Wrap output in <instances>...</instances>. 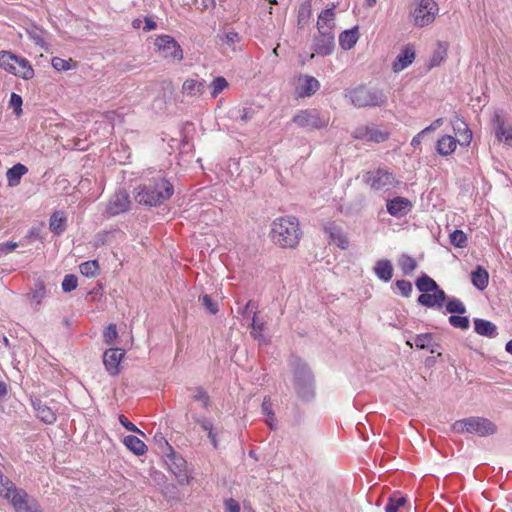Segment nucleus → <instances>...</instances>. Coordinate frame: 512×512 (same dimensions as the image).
I'll return each mask as SVG.
<instances>
[{
	"instance_id": "1",
	"label": "nucleus",
	"mask_w": 512,
	"mask_h": 512,
	"mask_svg": "<svg viewBox=\"0 0 512 512\" xmlns=\"http://www.w3.org/2000/svg\"><path fill=\"white\" fill-rule=\"evenodd\" d=\"M174 193L173 184L166 178H153L136 189L135 201L145 206H160Z\"/></svg>"
},
{
	"instance_id": "2",
	"label": "nucleus",
	"mask_w": 512,
	"mask_h": 512,
	"mask_svg": "<svg viewBox=\"0 0 512 512\" xmlns=\"http://www.w3.org/2000/svg\"><path fill=\"white\" fill-rule=\"evenodd\" d=\"M301 236L299 222L296 217L276 218L272 222L271 237L274 243L283 248H294Z\"/></svg>"
},
{
	"instance_id": "3",
	"label": "nucleus",
	"mask_w": 512,
	"mask_h": 512,
	"mask_svg": "<svg viewBox=\"0 0 512 512\" xmlns=\"http://www.w3.org/2000/svg\"><path fill=\"white\" fill-rule=\"evenodd\" d=\"M344 96L357 108L381 107L387 102V96L383 90L366 85L346 89Z\"/></svg>"
},
{
	"instance_id": "4",
	"label": "nucleus",
	"mask_w": 512,
	"mask_h": 512,
	"mask_svg": "<svg viewBox=\"0 0 512 512\" xmlns=\"http://www.w3.org/2000/svg\"><path fill=\"white\" fill-rule=\"evenodd\" d=\"M294 375V388L303 401H311L315 397V380L308 365L299 358L291 362Z\"/></svg>"
},
{
	"instance_id": "5",
	"label": "nucleus",
	"mask_w": 512,
	"mask_h": 512,
	"mask_svg": "<svg viewBox=\"0 0 512 512\" xmlns=\"http://www.w3.org/2000/svg\"><path fill=\"white\" fill-rule=\"evenodd\" d=\"M452 430L458 434L470 433L480 437L490 436L497 432V426L487 418L470 416L455 421Z\"/></svg>"
},
{
	"instance_id": "6",
	"label": "nucleus",
	"mask_w": 512,
	"mask_h": 512,
	"mask_svg": "<svg viewBox=\"0 0 512 512\" xmlns=\"http://www.w3.org/2000/svg\"><path fill=\"white\" fill-rule=\"evenodd\" d=\"M292 122L299 128L309 131L324 129L329 124V117L319 110L310 108L298 111L292 118Z\"/></svg>"
},
{
	"instance_id": "7",
	"label": "nucleus",
	"mask_w": 512,
	"mask_h": 512,
	"mask_svg": "<svg viewBox=\"0 0 512 512\" xmlns=\"http://www.w3.org/2000/svg\"><path fill=\"white\" fill-rule=\"evenodd\" d=\"M438 11V4L434 0H415L410 16L416 27H425L435 20Z\"/></svg>"
},
{
	"instance_id": "8",
	"label": "nucleus",
	"mask_w": 512,
	"mask_h": 512,
	"mask_svg": "<svg viewBox=\"0 0 512 512\" xmlns=\"http://www.w3.org/2000/svg\"><path fill=\"white\" fill-rule=\"evenodd\" d=\"M365 181L374 190L390 189L399 185V181L395 179L393 173L389 172L385 168H378L373 171H369L365 175Z\"/></svg>"
},
{
	"instance_id": "9",
	"label": "nucleus",
	"mask_w": 512,
	"mask_h": 512,
	"mask_svg": "<svg viewBox=\"0 0 512 512\" xmlns=\"http://www.w3.org/2000/svg\"><path fill=\"white\" fill-rule=\"evenodd\" d=\"M155 46L162 57L180 62L183 59V50L178 42L169 35L158 36L155 40Z\"/></svg>"
},
{
	"instance_id": "10",
	"label": "nucleus",
	"mask_w": 512,
	"mask_h": 512,
	"mask_svg": "<svg viewBox=\"0 0 512 512\" xmlns=\"http://www.w3.org/2000/svg\"><path fill=\"white\" fill-rule=\"evenodd\" d=\"M166 464L181 485L188 483L186 460L173 449L166 454Z\"/></svg>"
},
{
	"instance_id": "11",
	"label": "nucleus",
	"mask_w": 512,
	"mask_h": 512,
	"mask_svg": "<svg viewBox=\"0 0 512 512\" xmlns=\"http://www.w3.org/2000/svg\"><path fill=\"white\" fill-rule=\"evenodd\" d=\"M335 49V32L317 31L314 35L312 50L320 56H329Z\"/></svg>"
},
{
	"instance_id": "12",
	"label": "nucleus",
	"mask_w": 512,
	"mask_h": 512,
	"mask_svg": "<svg viewBox=\"0 0 512 512\" xmlns=\"http://www.w3.org/2000/svg\"><path fill=\"white\" fill-rule=\"evenodd\" d=\"M15 508L16 512H41L38 503L35 500H30L28 494L20 489L18 490L14 485V491L8 499Z\"/></svg>"
},
{
	"instance_id": "13",
	"label": "nucleus",
	"mask_w": 512,
	"mask_h": 512,
	"mask_svg": "<svg viewBox=\"0 0 512 512\" xmlns=\"http://www.w3.org/2000/svg\"><path fill=\"white\" fill-rule=\"evenodd\" d=\"M130 197L126 190H118L109 200L107 213L111 216L126 212L130 208Z\"/></svg>"
},
{
	"instance_id": "14",
	"label": "nucleus",
	"mask_w": 512,
	"mask_h": 512,
	"mask_svg": "<svg viewBox=\"0 0 512 512\" xmlns=\"http://www.w3.org/2000/svg\"><path fill=\"white\" fill-rule=\"evenodd\" d=\"M125 355V351L120 348H109L103 354V363L105 369L111 376H117L120 373L119 365Z\"/></svg>"
},
{
	"instance_id": "15",
	"label": "nucleus",
	"mask_w": 512,
	"mask_h": 512,
	"mask_svg": "<svg viewBox=\"0 0 512 512\" xmlns=\"http://www.w3.org/2000/svg\"><path fill=\"white\" fill-rule=\"evenodd\" d=\"M412 202L404 197H395L387 201V212L394 217L401 218L406 216L412 209Z\"/></svg>"
},
{
	"instance_id": "16",
	"label": "nucleus",
	"mask_w": 512,
	"mask_h": 512,
	"mask_svg": "<svg viewBox=\"0 0 512 512\" xmlns=\"http://www.w3.org/2000/svg\"><path fill=\"white\" fill-rule=\"evenodd\" d=\"M415 49L412 44L405 45L392 63V70L396 73L404 70L413 63Z\"/></svg>"
},
{
	"instance_id": "17",
	"label": "nucleus",
	"mask_w": 512,
	"mask_h": 512,
	"mask_svg": "<svg viewBox=\"0 0 512 512\" xmlns=\"http://www.w3.org/2000/svg\"><path fill=\"white\" fill-rule=\"evenodd\" d=\"M335 8L336 5L331 3L330 7L324 9L318 16L317 31L335 32Z\"/></svg>"
},
{
	"instance_id": "18",
	"label": "nucleus",
	"mask_w": 512,
	"mask_h": 512,
	"mask_svg": "<svg viewBox=\"0 0 512 512\" xmlns=\"http://www.w3.org/2000/svg\"><path fill=\"white\" fill-rule=\"evenodd\" d=\"M355 138L363 139L375 143H381L389 138V133L379 130L375 127H360L355 131Z\"/></svg>"
},
{
	"instance_id": "19",
	"label": "nucleus",
	"mask_w": 512,
	"mask_h": 512,
	"mask_svg": "<svg viewBox=\"0 0 512 512\" xmlns=\"http://www.w3.org/2000/svg\"><path fill=\"white\" fill-rule=\"evenodd\" d=\"M447 300V295L443 289L434 291L432 294L424 293L421 294L417 302L418 304L427 308H438L441 309Z\"/></svg>"
},
{
	"instance_id": "20",
	"label": "nucleus",
	"mask_w": 512,
	"mask_h": 512,
	"mask_svg": "<svg viewBox=\"0 0 512 512\" xmlns=\"http://www.w3.org/2000/svg\"><path fill=\"white\" fill-rule=\"evenodd\" d=\"M324 232L329 236V238L336 243L340 248L346 249L349 245V242L344 235L342 228L337 225L335 222H327L323 226Z\"/></svg>"
},
{
	"instance_id": "21",
	"label": "nucleus",
	"mask_w": 512,
	"mask_h": 512,
	"mask_svg": "<svg viewBox=\"0 0 512 512\" xmlns=\"http://www.w3.org/2000/svg\"><path fill=\"white\" fill-rule=\"evenodd\" d=\"M32 406L36 411L37 417L46 424H52L56 421V414L53 410L43 403L40 399L32 400Z\"/></svg>"
},
{
	"instance_id": "22",
	"label": "nucleus",
	"mask_w": 512,
	"mask_h": 512,
	"mask_svg": "<svg viewBox=\"0 0 512 512\" xmlns=\"http://www.w3.org/2000/svg\"><path fill=\"white\" fill-rule=\"evenodd\" d=\"M49 228L57 236L64 233L67 228V217L63 211H55L51 215Z\"/></svg>"
},
{
	"instance_id": "23",
	"label": "nucleus",
	"mask_w": 512,
	"mask_h": 512,
	"mask_svg": "<svg viewBox=\"0 0 512 512\" xmlns=\"http://www.w3.org/2000/svg\"><path fill=\"white\" fill-rule=\"evenodd\" d=\"M474 330L477 334L489 338H494L498 335L497 327L494 323L480 318L474 319Z\"/></svg>"
},
{
	"instance_id": "24",
	"label": "nucleus",
	"mask_w": 512,
	"mask_h": 512,
	"mask_svg": "<svg viewBox=\"0 0 512 512\" xmlns=\"http://www.w3.org/2000/svg\"><path fill=\"white\" fill-rule=\"evenodd\" d=\"M452 127L455 133L462 138V140H460V144L469 145L472 140V132L469 129L466 122L463 119L456 116L455 119L452 121Z\"/></svg>"
},
{
	"instance_id": "25",
	"label": "nucleus",
	"mask_w": 512,
	"mask_h": 512,
	"mask_svg": "<svg viewBox=\"0 0 512 512\" xmlns=\"http://www.w3.org/2000/svg\"><path fill=\"white\" fill-rule=\"evenodd\" d=\"M458 142L460 143L461 141L456 140L454 137L450 135H444L440 139H438L436 144V150L442 156L451 155L455 151Z\"/></svg>"
},
{
	"instance_id": "26",
	"label": "nucleus",
	"mask_w": 512,
	"mask_h": 512,
	"mask_svg": "<svg viewBox=\"0 0 512 512\" xmlns=\"http://www.w3.org/2000/svg\"><path fill=\"white\" fill-rule=\"evenodd\" d=\"M15 63L13 75L21 77L24 80H29L34 77V69L26 58L17 56Z\"/></svg>"
},
{
	"instance_id": "27",
	"label": "nucleus",
	"mask_w": 512,
	"mask_h": 512,
	"mask_svg": "<svg viewBox=\"0 0 512 512\" xmlns=\"http://www.w3.org/2000/svg\"><path fill=\"white\" fill-rule=\"evenodd\" d=\"M303 81L300 87V97H310L320 88V82L313 76L305 75L300 78Z\"/></svg>"
},
{
	"instance_id": "28",
	"label": "nucleus",
	"mask_w": 512,
	"mask_h": 512,
	"mask_svg": "<svg viewBox=\"0 0 512 512\" xmlns=\"http://www.w3.org/2000/svg\"><path fill=\"white\" fill-rule=\"evenodd\" d=\"M28 172V168L21 164L17 163L11 168H9L6 172V177L8 181V185L10 187H15L20 184L21 178Z\"/></svg>"
},
{
	"instance_id": "29",
	"label": "nucleus",
	"mask_w": 512,
	"mask_h": 512,
	"mask_svg": "<svg viewBox=\"0 0 512 512\" xmlns=\"http://www.w3.org/2000/svg\"><path fill=\"white\" fill-rule=\"evenodd\" d=\"M374 272L380 280L384 282L390 281L393 277V266L391 261L387 259L378 260L374 267Z\"/></svg>"
},
{
	"instance_id": "30",
	"label": "nucleus",
	"mask_w": 512,
	"mask_h": 512,
	"mask_svg": "<svg viewBox=\"0 0 512 512\" xmlns=\"http://www.w3.org/2000/svg\"><path fill=\"white\" fill-rule=\"evenodd\" d=\"M471 282L481 291L486 289L489 283V274L487 270L482 266H477L476 269L471 272Z\"/></svg>"
},
{
	"instance_id": "31",
	"label": "nucleus",
	"mask_w": 512,
	"mask_h": 512,
	"mask_svg": "<svg viewBox=\"0 0 512 512\" xmlns=\"http://www.w3.org/2000/svg\"><path fill=\"white\" fill-rule=\"evenodd\" d=\"M358 40V28L344 30L339 35V44L344 50L352 49Z\"/></svg>"
},
{
	"instance_id": "32",
	"label": "nucleus",
	"mask_w": 512,
	"mask_h": 512,
	"mask_svg": "<svg viewBox=\"0 0 512 512\" xmlns=\"http://www.w3.org/2000/svg\"><path fill=\"white\" fill-rule=\"evenodd\" d=\"M415 285L421 294L441 290L436 281L427 274H422L420 277H418Z\"/></svg>"
},
{
	"instance_id": "33",
	"label": "nucleus",
	"mask_w": 512,
	"mask_h": 512,
	"mask_svg": "<svg viewBox=\"0 0 512 512\" xmlns=\"http://www.w3.org/2000/svg\"><path fill=\"white\" fill-rule=\"evenodd\" d=\"M124 445L132 451L135 455H144L147 451L145 443L134 435H128L123 440Z\"/></svg>"
},
{
	"instance_id": "34",
	"label": "nucleus",
	"mask_w": 512,
	"mask_h": 512,
	"mask_svg": "<svg viewBox=\"0 0 512 512\" xmlns=\"http://www.w3.org/2000/svg\"><path fill=\"white\" fill-rule=\"evenodd\" d=\"M447 51H448V43L439 41L437 43V48L433 52V55L429 61V68L437 67L439 66L447 57Z\"/></svg>"
},
{
	"instance_id": "35",
	"label": "nucleus",
	"mask_w": 512,
	"mask_h": 512,
	"mask_svg": "<svg viewBox=\"0 0 512 512\" xmlns=\"http://www.w3.org/2000/svg\"><path fill=\"white\" fill-rule=\"evenodd\" d=\"M31 301L35 302L36 305H40L42 300L46 297V287L44 281L38 279L34 283V287L28 294Z\"/></svg>"
},
{
	"instance_id": "36",
	"label": "nucleus",
	"mask_w": 512,
	"mask_h": 512,
	"mask_svg": "<svg viewBox=\"0 0 512 512\" xmlns=\"http://www.w3.org/2000/svg\"><path fill=\"white\" fill-rule=\"evenodd\" d=\"M17 60V55L13 54L9 51H0V67L5 71L13 74L15 70V61Z\"/></svg>"
},
{
	"instance_id": "37",
	"label": "nucleus",
	"mask_w": 512,
	"mask_h": 512,
	"mask_svg": "<svg viewBox=\"0 0 512 512\" xmlns=\"http://www.w3.org/2000/svg\"><path fill=\"white\" fill-rule=\"evenodd\" d=\"M312 15V5L310 1L302 3L298 10L297 23L298 27L302 29L309 21Z\"/></svg>"
},
{
	"instance_id": "38",
	"label": "nucleus",
	"mask_w": 512,
	"mask_h": 512,
	"mask_svg": "<svg viewBox=\"0 0 512 512\" xmlns=\"http://www.w3.org/2000/svg\"><path fill=\"white\" fill-rule=\"evenodd\" d=\"M261 410L263 415L266 416V423L271 429H276L275 414L272 409V403L269 397L263 399Z\"/></svg>"
},
{
	"instance_id": "39",
	"label": "nucleus",
	"mask_w": 512,
	"mask_h": 512,
	"mask_svg": "<svg viewBox=\"0 0 512 512\" xmlns=\"http://www.w3.org/2000/svg\"><path fill=\"white\" fill-rule=\"evenodd\" d=\"M406 502V497L394 494L389 497L385 506V512H400V509L406 504Z\"/></svg>"
},
{
	"instance_id": "40",
	"label": "nucleus",
	"mask_w": 512,
	"mask_h": 512,
	"mask_svg": "<svg viewBox=\"0 0 512 512\" xmlns=\"http://www.w3.org/2000/svg\"><path fill=\"white\" fill-rule=\"evenodd\" d=\"M414 343L418 349H430L431 353L435 352V350L432 348L433 334L431 333H423L416 335Z\"/></svg>"
},
{
	"instance_id": "41",
	"label": "nucleus",
	"mask_w": 512,
	"mask_h": 512,
	"mask_svg": "<svg viewBox=\"0 0 512 512\" xmlns=\"http://www.w3.org/2000/svg\"><path fill=\"white\" fill-rule=\"evenodd\" d=\"M399 266L404 275H410L417 268V262L411 256L402 254L399 258Z\"/></svg>"
},
{
	"instance_id": "42",
	"label": "nucleus",
	"mask_w": 512,
	"mask_h": 512,
	"mask_svg": "<svg viewBox=\"0 0 512 512\" xmlns=\"http://www.w3.org/2000/svg\"><path fill=\"white\" fill-rule=\"evenodd\" d=\"M449 240L457 248H465L468 243L467 235L459 229H455L449 234Z\"/></svg>"
},
{
	"instance_id": "43",
	"label": "nucleus",
	"mask_w": 512,
	"mask_h": 512,
	"mask_svg": "<svg viewBox=\"0 0 512 512\" xmlns=\"http://www.w3.org/2000/svg\"><path fill=\"white\" fill-rule=\"evenodd\" d=\"M445 303H446V311L448 313H451V314H454V313L464 314V313H466L465 305L458 298H455V297L448 298L447 297V300H446Z\"/></svg>"
},
{
	"instance_id": "44",
	"label": "nucleus",
	"mask_w": 512,
	"mask_h": 512,
	"mask_svg": "<svg viewBox=\"0 0 512 512\" xmlns=\"http://www.w3.org/2000/svg\"><path fill=\"white\" fill-rule=\"evenodd\" d=\"M497 127L495 131V135L499 141L503 139L505 141L512 140V128L506 127L504 122L497 116L496 118Z\"/></svg>"
},
{
	"instance_id": "45",
	"label": "nucleus",
	"mask_w": 512,
	"mask_h": 512,
	"mask_svg": "<svg viewBox=\"0 0 512 512\" xmlns=\"http://www.w3.org/2000/svg\"><path fill=\"white\" fill-rule=\"evenodd\" d=\"M264 326H265V323L263 321H259L257 319V312L255 311L253 313V317H252V323H251L252 330L250 332L253 339H255L257 341H262L264 339V337L262 335Z\"/></svg>"
},
{
	"instance_id": "46",
	"label": "nucleus",
	"mask_w": 512,
	"mask_h": 512,
	"mask_svg": "<svg viewBox=\"0 0 512 512\" xmlns=\"http://www.w3.org/2000/svg\"><path fill=\"white\" fill-rule=\"evenodd\" d=\"M14 491V483L0 471V495L9 499Z\"/></svg>"
},
{
	"instance_id": "47",
	"label": "nucleus",
	"mask_w": 512,
	"mask_h": 512,
	"mask_svg": "<svg viewBox=\"0 0 512 512\" xmlns=\"http://www.w3.org/2000/svg\"><path fill=\"white\" fill-rule=\"evenodd\" d=\"M228 85L227 80L223 76L215 77L210 84L211 97L216 98Z\"/></svg>"
},
{
	"instance_id": "48",
	"label": "nucleus",
	"mask_w": 512,
	"mask_h": 512,
	"mask_svg": "<svg viewBox=\"0 0 512 512\" xmlns=\"http://www.w3.org/2000/svg\"><path fill=\"white\" fill-rule=\"evenodd\" d=\"M52 67L57 71H68L74 67H76V62L71 58L68 60L62 59L60 57H53L51 60Z\"/></svg>"
},
{
	"instance_id": "49",
	"label": "nucleus",
	"mask_w": 512,
	"mask_h": 512,
	"mask_svg": "<svg viewBox=\"0 0 512 512\" xmlns=\"http://www.w3.org/2000/svg\"><path fill=\"white\" fill-rule=\"evenodd\" d=\"M203 87H204L203 82H199L194 79H187L183 83L182 90L184 93H187L189 95H194L196 92L202 93Z\"/></svg>"
},
{
	"instance_id": "50",
	"label": "nucleus",
	"mask_w": 512,
	"mask_h": 512,
	"mask_svg": "<svg viewBox=\"0 0 512 512\" xmlns=\"http://www.w3.org/2000/svg\"><path fill=\"white\" fill-rule=\"evenodd\" d=\"M98 270L99 264L97 260L86 261L80 265V272L86 277L96 276Z\"/></svg>"
},
{
	"instance_id": "51",
	"label": "nucleus",
	"mask_w": 512,
	"mask_h": 512,
	"mask_svg": "<svg viewBox=\"0 0 512 512\" xmlns=\"http://www.w3.org/2000/svg\"><path fill=\"white\" fill-rule=\"evenodd\" d=\"M217 37L222 44H227L228 46L232 47L233 50H235V44L240 42L239 34L234 31H229L222 35L218 34Z\"/></svg>"
},
{
	"instance_id": "52",
	"label": "nucleus",
	"mask_w": 512,
	"mask_h": 512,
	"mask_svg": "<svg viewBox=\"0 0 512 512\" xmlns=\"http://www.w3.org/2000/svg\"><path fill=\"white\" fill-rule=\"evenodd\" d=\"M462 315L463 314L451 315L449 317V323L455 328H460L462 330H466L470 326V321L467 316H462Z\"/></svg>"
},
{
	"instance_id": "53",
	"label": "nucleus",
	"mask_w": 512,
	"mask_h": 512,
	"mask_svg": "<svg viewBox=\"0 0 512 512\" xmlns=\"http://www.w3.org/2000/svg\"><path fill=\"white\" fill-rule=\"evenodd\" d=\"M194 391H195V394L193 395V399L195 401H201L203 408L207 409L210 404V397H209L208 393L201 386L196 387L194 389Z\"/></svg>"
},
{
	"instance_id": "54",
	"label": "nucleus",
	"mask_w": 512,
	"mask_h": 512,
	"mask_svg": "<svg viewBox=\"0 0 512 512\" xmlns=\"http://www.w3.org/2000/svg\"><path fill=\"white\" fill-rule=\"evenodd\" d=\"M78 279L74 274L65 275L62 281V290L64 292H71L77 288Z\"/></svg>"
},
{
	"instance_id": "55",
	"label": "nucleus",
	"mask_w": 512,
	"mask_h": 512,
	"mask_svg": "<svg viewBox=\"0 0 512 512\" xmlns=\"http://www.w3.org/2000/svg\"><path fill=\"white\" fill-rule=\"evenodd\" d=\"M117 336L118 332L115 324H109L103 332V340L108 345L112 344Z\"/></svg>"
},
{
	"instance_id": "56",
	"label": "nucleus",
	"mask_w": 512,
	"mask_h": 512,
	"mask_svg": "<svg viewBox=\"0 0 512 512\" xmlns=\"http://www.w3.org/2000/svg\"><path fill=\"white\" fill-rule=\"evenodd\" d=\"M192 418L194 422L197 423L207 433H210V431L212 432L215 429L212 421L206 417L193 415Z\"/></svg>"
},
{
	"instance_id": "57",
	"label": "nucleus",
	"mask_w": 512,
	"mask_h": 512,
	"mask_svg": "<svg viewBox=\"0 0 512 512\" xmlns=\"http://www.w3.org/2000/svg\"><path fill=\"white\" fill-rule=\"evenodd\" d=\"M200 300L202 305L209 311V313L215 315L218 312V304L215 302L210 295H203Z\"/></svg>"
},
{
	"instance_id": "58",
	"label": "nucleus",
	"mask_w": 512,
	"mask_h": 512,
	"mask_svg": "<svg viewBox=\"0 0 512 512\" xmlns=\"http://www.w3.org/2000/svg\"><path fill=\"white\" fill-rule=\"evenodd\" d=\"M396 287L400 291L403 297H410L413 287L410 281L407 280H397L395 282Z\"/></svg>"
},
{
	"instance_id": "59",
	"label": "nucleus",
	"mask_w": 512,
	"mask_h": 512,
	"mask_svg": "<svg viewBox=\"0 0 512 512\" xmlns=\"http://www.w3.org/2000/svg\"><path fill=\"white\" fill-rule=\"evenodd\" d=\"M22 97L16 93H11L10 106L13 107L14 113L19 116L22 114Z\"/></svg>"
},
{
	"instance_id": "60",
	"label": "nucleus",
	"mask_w": 512,
	"mask_h": 512,
	"mask_svg": "<svg viewBox=\"0 0 512 512\" xmlns=\"http://www.w3.org/2000/svg\"><path fill=\"white\" fill-rule=\"evenodd\" d=\"M118 419H119L120 424L126 430L140 434V435H144V433L140 429H138L136 425H134L131 421H129V419L126 416H124L123 414H120Z\"/></svg>"
},
{
	"instance_id": "61",
	"label": "nucleus",
	"mask_w": 512,
	"mask_h": 512,
	"mask_svg": "<svg viewBox=\"0 0 512 512\" xmlns=\"http://www.w3.org/2000/svg\"><path fill=\"white\" fill-rule=\"evenodd\" d=\"M155 442L159 445V447L162 449V452L170 451L173 448L169 445L166 438L163 436L162 433H156L154 436Z\"/></svg>"
},
{
	"instance_id": "62",
	"label": "nucleus",
	"mask_w": 512,
	"mask_h": 512,
	"mask_svg": "<svg viewBox=\"0 0 512 512\" xmlns=\"http://www.w3.org/2000/svg\"><path fill=\"white\" fill-rule=\"evenodd\" d=\"M241 112L240 119L242 122L247 123L249 120L253 119L255 116V109L252 107H244L243 109L239 110Z\"/></svg>"
},
{
	"instance_id": "63",
	"label": "nucleus",
	"mask_w": 512,
	"mask_h": 512,
	"mask_svg": "<svg viewBox=\"0 0 512 512\" xmlns=\"http://www.w3.org/2000/svg\"><path fill=\"white\" fill-rule=\"evenodd\" d=\"M18 247L16 242L8 241L0 243V256L7 255Z\"/></svg>"
},
{
	"instance_id": "64",
	"label": "nucleus",
	"mask_w": 512,
	"mask_h": 512,
	"mask_svg": "<svg viewBox=\"0 0 512 512\" xmlns=\"http://www.w3.org/2000/svg\"><path fill=\"white\" fill-rule=\"evenodd\" d=\"M226 512H240V504L233 498L225 500Z\"/></svg>"
}]
</instances>
